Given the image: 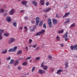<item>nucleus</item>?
<instances>
[{
  "mask_svg": "<svg viewBox=\"0 0 77 77\" xmlns=\"http://www.w3.org/2000/svg\"><path fill=\"white\" fill-rule=\"evenodd\" d=\"M64 30L63 29H61L57 32V33L60 34L63 32Z\"/></svg>",
  "mask_w": 77,
  "mask_h": 77,
  "instance_id": "1a4fd4ad",
  "label": "nucleus"
},
{
  "mask_svg": "<svg viewBox=\"0 0 77 77\" xmlns=\"http://www.w3.org/2000/svg\"><path fill=\"white\" fill-rule=\"evenodd\" d=\"M44 62L43 61L41 64V67L43 68L44 70H46L48 68V66L46 65L44 66Z\"/></svg>",
  "mask_w": 77,
  "mask_h": 77,
  "instance_id": "f03ea898",
  "label": "nucleus"
},
{
  "mask_svg": "<svg viewBox=\"0 0 77 77\" xmlns=\"http://www.w3.org/2000/svg\"><path fill=\"white\" fill-rule=\"evenodd\" d=\"M22 53V51L20 50L17 52V55H19L21 54Z\"/></svg>",
  "mask_w": 77,
  "mask_h": 77,
  "instance_id": "ddd939ff",
  "label": "nucleus"
},
{
  "mask_svg": "<svg viewBox=\"0 0 77 77\" xmlns=\"http://www.w3.org/2000/svg\"><path fill=\"white\" fill-rule=\"evenodd\" d=\"M32 58V57H28L27 58H26V60H29L31 58Z\"/></svg>",
  "mask_w": 77,
  "mask_h": 77,
  "instance_id": "a19ab883",
  "label": "nucleus"
},
{
  "mask_svg": "<svg viewBox=\"0 0 77 77\" xmlns=\"http://www.w3.org/2000/svg\"><path fill=\"white\" fill-rule=\"evenodd\" d=\"M63 71V70H58L57 71V74H58V75H61V72H62Z\"/></svg>",
  "mask_w": 77,
  "mask_h": 77,
  "instance_id": "6e6552de",
  "label": "nucleus"
},
{
  "mask_svg": "<svg viewBox=\"0 0 77 77\" xmlns=\"http://www.w3.org/2000/svg\"><path fill=\"white\" fill-rule=\"evenodd\" d=\"M28 18L27 17H24L25 20H28Z\"/></svg>",
  "mask_w": 77,
  "mask_h": 77,
  "instance_id": "4d7b16f0",
  "label": "nucleus"
},
{
  "mask_svg": "<svg viewBox=\"0 0 77 77\" xmlns=\"http://www.w3.org/2000/svg\"><path fill=\"white\" fill-rule=\"evenodd\" d=\"M54 68L52 69L51 70L52 72H53L54 71Z\"/></svg>",
  "mask_w": 77,
  "mask_h": 77,
  "instance_id": "69168bd1",
  "label": "nucleus"
},
{
  "mask_svg": "<svg viewBox=\"0 0 77 77\" xmlns=\"http://www.w3.org/2000/svg\"><path fill=\"white\" fill-rule=\"evenodd\" d=\"M48 24H49V23H51V20H48Z\"/></svg>",
  "mask_w": 77,
  "mask_h": 77,
  "instance_id": "4c0bfd02",
  "label": "nucleus"
},
{
  "mask_svg": "<svg viewBox=\"0 0 77 77\" xmlns=\"http://www.w3.org/2000/svg\"><path fill=\"white\" fill-rule=\"evenodd\" d=\"M19 64V62L18 61V60H15L14 63V65L15 66H16Z\"/></svg>",
  "mask_w": 77,
  "mask_h": 77,
  "instance_id": "9b49d317",
  "label": "nucleus"
},
{
  "mask_svg": "<svg viewBox=\"0 0 77 77\" xmlns=\"http://www.w3.org/2000/svg\"><path fill=\"white\" fill-rule=\"evenodd\" d=\"M69 21H70V20H67V21H65V22H64V24H65V25H66L67 23H69Z\"/></svg>",
  "mask_w": 77,
  "mask_h": 77,
  "instance_id": "f704fd0d",
  "label": "nucleus"
},
{
  "mask_svg": "<svg viewBox=\"0 0 77 77\" xmlns=\"http://www.w3.org/2000/svg\"><path fill=\"white\" fill-rule=\"evenodd\" d=\"M68 39L67 38H65V41H67L68 40Z\"/></svg>",
  "mask_w": 77,
  "mask_h": 77,
  "instance_id": "774afa93",
  "label": "nucleus"
},
{
  "mask_svg": "<svg viewBox=\"0 0 77 77\" xmlns=\"http://www.w3.org/2000/svg\"><path fill=\"white\" fill-rule=\"evenodd\" d=\"M23 27L22 26H21L19 28V29H21V30H22Z\"/></svg>",
  "mask_w": 77,
  "mask_h": 77,
  "instance_id": "e2e57ef3",
  "label": "nucleus"
},
{
  "mask_svg": "<svg viewBox=\"0 0 77 77\" xmlns=\"http://www.w3.org/2000/svg\"><path fill=\"white\" fill-rule=\"evenodd\" d=\"M40 19V18H39L38 17H37L35 18V20H39Z\"/></svg>",
  "mask_w": 77,
  "mask_h": 77,
  "instance_id": "6e6d98bb",
  "label": "nucleus"
},
{
  "mask_svg": "<svg viewBox=\"0 0 77 77\" xmlns=\"http://www.w3.org/2000/svg\"><path fill=\"white\" fill-rule=\"evenodd\" d=\"M69 12H68L67 13H66L65 15H64V16H63V18H65L66 17H67L70 14Z\"/></svg>",
  "mask_w": 77,
  "mask_h": 77,
  "instance_id": "0eeeda50",
  "label": "nucleus"
},
{
  "mask_svg": "<svg viewBox=\"0 0 77 77\" xmlns=\"http://www.w3.org/2000/svg\"><path fill=\"white\" fill-rule=\"evenodd\" d=\"M24 28L25 29V32H27L28 31V28L26 26H25Z\"/></svg>",
  "mask_w": 77,
  "mask_h": 77,
  "instance_id": "c9c22d12",
  "label": "nucleus"
},
{
  "mask_svg": "<svg viewBox=\"0 0 77 77\" xmlns=\"http://www.w3.org/2000/svg\"><path fill=\"white\" fill-rule=\"evenodd\" d=\"M60 46H61L62 47H63L64 45L63 44H60Z\"/></svg>",
  "mask_w": 77,
  "mask_h": 77,
  "instance_id": "3c124183",
  "label": "nucleus"
},
{
  "mask_svg": "<svg viewBox=\"0 0 77 77\" xmlns=\"http://www.w3.org/2000/svg\"><path fill=\"white\" fill-rule=\"evenodd\" d=\"M14 10L13 9H12L9 12V14H10V15H12V14H14Z\"/></svg>",
  "mask_w": 77,
  "mask_h": 77,
  "instance_id": "4468645a",
  "label": "nucleus"
},
{
  "mask_svg": "<svg viewBox=\"0 0 77 77\" xmlns=\"http://www.w3.org/2000/svg\"><path fill=\"white\" fill-rule=\"evenodd\" d=\"M31 22L32 24H34V23H35V21H34L33 20H31Z\"/></svg>",
  "mask_w": 77,
  "mask_h": 77,
  "instance_id": "5fc2aeb1",
  "label": "nucleus"
},
{
  "mask_svg": "<svg viewBox=\"0 0 77 77\" xmlns=\"http://www.w3.org/2000/svg\"><path fill=\"white\" fill-rule=\"evenodd\" d=\"M4 12V10L3 9H0V14H2Z\"/></svg>",
  "mask_w": 77,
  "mask_h": 77,
  "instance_id": "4be33fe9",
  "label": "nucleus"
},
{
  "mask_svg": "<svg viewBox=\"0 0 77 77\" xmlns=\"http://www.w3.org/2000/svg\"><path fill=\"white\" fill-rule=\"evenodd\" d=\"M8 51L9 52H14L13 48H10L9 50Z\"/></svg>",
  "mask_w": 77,
  "mask_h": 77,
  "instance_id": "393cba45",
  "label": "nucleus"
},
{
  "mask_svg": "<svg viewBox=\"0 0 77 77\" xmlns=\"http://www.w3.org/2000/svg\"><path fill=\"white\" fill-rule=\"evenodd\" d=\"M45 30L44 29H42L41 30V31L40 32L41 34H42L44 33L45 32Z\"/></svg>",
  "mask_w": 77,
  "mask_h": 77,
  "instance_id": "bb28decb",
  "label": "nucleus"
},
{
  "mask_svg": "<svg viewBox=\"0 0 77 77\" xmlns=\"http://www.w3.org/2000/svg\"><path fill=\"white\" fill-rule=\"evenodd\" d=\"M15 39L13 38H10L9 39L8 43L9 44H11L15 41Z\"/></svg>",
  "mask_w": 77,
  "mask_h": 77,
  "instance_id": "f257e3e1",
  "label": "nucleus"
},
{
  "mask_svg": "<svg viewBox=\"0 0 77 77\" xmlns=\"http://www.w3.org/2000/svg\"><path fill=\"white\" fill-rule=\"evenodd\" d=\"M21 67H20V66H19L18 67V69L19 70H20V69H21Z\"/></svg>",
  "mask_w": 77,
  "mask_h": 77,
  "instance_id": "052dcab7",
  "label": "nucleus"
},
{
  "mask_svg": "<svg viewBox=\"0 0 77 77\" xmlns=\"http://www.w3.org/2000/svg\"><path fill=\"white\" fill-rule=\"evenodd\" d=\"M43 27L44 29H46V26L45 23H44L43 25Z\"/></svg>",
  "mask_w": 77,
  "mask_h": 77,
  "instance_id": "79ce46f5",
  "label": "nucleus"
},
{
  "mask_svg": "<svg viewBox=\"0 0 77 77\" xmlns=\"http://www.w3.org/2000/svg\"><path fill=\"white\" fill-rule=\"evenodd\" d=\"M50 10H51V9L50 8H47L46 9H44V10H43V11L45 12H48V11H49Z\"/></svg>",
  "mask_w": 77,
  "mask_h": 77,
  "instance_id": "423d86ee",
  "label": "nucleus"
},
{
  "mask_svg": "<svg viewBox=\"0 0 77 77\" xmlns=\"http://www.w3.org/2000/svg\"><path fill=\"white\" fill-rule=\"evenodd\" d=\"M29 73L28 72L27 73V74H24L23 75V77H25V75H29Z\"/></svg>",
  "mask_w": 77,
  "mask_h": 77,
  "instance_id": "a18cd8bd",
  "label": "nucleus"
},
{
  "mask_svg": "<svg viewBox=\"0 0 77 77\" xmlns=\"http://www.w3.org/2000/svg\"><path fill=\"white\" fill-rule=\"evenodd\" d=\"M11 58L10 57H9L7 58L6 60H9L11 59Z\"/></svg>",
  "mask_w": 77,
  "mask_h": 77,
  "instance_id": "09e8293b",
  "label": "nucleus"
},
{
  "mask_svg": "<svg viewBox=\"0 0 77 77\" xmlns=\"http://www.w3.org/2000/svg\"><path fill=\"white\" fill-rule=\"evenodd\" d=\"M41 58V57H36L35 58V59L36 60H40V59Z\"/></svg>",
  "mask_w": 77,
  "mask_h": 77,
  "instance_id": "58836bf2",
  "label": "nucleus"
},
{
  "mask_svg": "<svg viewBox=\"0 0 77 77\" xmlns=\"http://www.w3.org/2000/svg\"><path fill=\"white\" fill-rule=\"evenodd\" d=\"M24 11L23 10H21L20 11V13H23V12H24Z\"/></svg>",
  "mask_w": 77,
  "mask_h": 77,
  "instance_id": "0e129e2a",
  "label": "nucleus"
},
{
  "mask_svg": "<svg viewBox=\"0 0 77 77\" xmlns=\"http://www.w3.org/2000/svg\"><path fill=\"white\" fill-rule=\"evenodd\" d=\"M75 23H72V25H71V26H70V27L72 28V27H75Z\"/></svg>",
  "mask_w": 77,
  "mask_h": 77,
  "instance_id": "aec40b11",
  "label": "nucleus"
},
{
  "mask_svg": "<svg viewBox=\"0 0 77 77\" xmlns=\"http://www.w3.org/2000/svg\"><path fill=\"white\" fill-rule=\"evenodd\" d=\"M22 58H23L22 57L19 58L18 59V60H22Z\"/></svg>",
  "mask_w": 77,
  "mask_h": 77,
  "instance_id": "680f3d73",
  "label": "nucleus"
},
{
  "mask_svg": "<svg viewBox=\"0 0 77 77\" xmlns=\"http://www.w3.org/2000/svg\"><path fill=\"white\" fill-rule=\"evenodd\" d=\"M7 49L4 50L2 51V53L5 54L7 52Z\"/></svg>",
  "mask_w": 77,
  "mask_h": 77,
  "instance_id": "dca6fc26",
  "label": "nucleus"
},
{
  "mask_svg": "<svg viewBox=\"0 0 77 77\" xmlns=\"http://www.w3.org/2000/svg\"><path fill=\"white\" fill-rule=\"evenodd\" d=\"M37 46V44H35V45H33V46H32V48H35Z\"/></svg>",
  "mask_w": 77,
  "mask_h": 77,
  "instance_id": "ea45409f",
  "label": "nucleus"
},
{
  "mask_svg": "<svg viewBox=\"0 0 77 77\" xmlns=\"http://www.w3.org/2000/svg\"><path fill=\"white\" fill-rule=\"evenodd\" d=\"M26 49L27 51H28V47L27 46H26Z\"/></svg>",
  "mask_w": 77,
  "mask_h": 77,
  "instance_id": "338daca9",
  "label": "nucleus"
},
{
  "mask_svg": "<svg viewBox=\"0 0 77 77\" xmlns=\"http://www.w3.org/2000/svg\"><path fill=\"white\" fill-rule=\"evenodd\" d=\"M49 3L48 2H47L46 3V5H47V6L48 5H49Z\"/></svg>",
  "mask_w": 77,
  "mask_h": 77,
  "instance_id": "bf43d9fd",
  "label": "nucleus"
},
{
  "mask_svg": "<svg viewBox=\"0 0 77 77\" xmlns=\"http://www.w3.org/2000/svg\"><path fill=\"white\" fill-rule=\"evenodd\" d=\"M68 7V5H65V6H64V9H66V8H67Z\"/></svg>",
  "mask_w": 77,
  "mask_h": 77,
  "instance_id": "8fccbe9b",
  "label": "nucleus"
},
{
  "mask_svg": "<svg viewBox=\"0 0 77 77\" xmlns=\"http://www.w3.org/2000/svg\"><path fill=\"white\" fill-rule=\"evenodd\" d=\"M2 35H0V40H2Z\"/></svg>",
  "mask_w": 77,
  "mask_h": 77,
  "instance_id": "864d4df0",
  "label": "nucleus"
},
{
  "mask_svg": "<svg viewBox=\"0 0 77 77\" xmlns=\"http://www.w3.org/2000/svg\"><path fill=\"white\" fill-rule=\"evenodd\" d=\"M39 48V46H37V47H36V50H38Z\"/></svg>",
  "mask_w": 77,
  "mask_h": 77,
  "instance_id": "13d9d810",
  "label": "nucleus"
},
{
  "mask_svg": "<svg viewBox=\"0 0 77 77\" xmlns=\"http://www.w3.org/2000/svg\"><path fill=\"white\" fill-rule=\"evenodd\" d=\"M29 44H31L32 42V40L31 39H30L29 41Z\"/></svg>",
  "mask_w": 77,
  "mask_h": 77,
  "instance_id": "37998d69",
  "label": "nucleus"
},
{
  "mask_svg": "<svg viewBox=\"0 0 77 77\" xmlns=\"http://www.w3.org/2000/svg\"><path fill=\"white\" fill-rule=\"evenodd\" d=\"M70 49H71V50H75L74 46H71L70 47Z\"/></svg>",
  "mask_w": 77,
  "mask_h": 77,
  "instance_id": "b1692460",
  "label": "nucleus"
},
{
  "mask_svg": "<svg viewBox=\"0 0 77 77\" xmlns=\"http://www.w3.org/2000/svg\"><path fill=\"white\" fill-rule=\"evenodd\" d=\"M56 18H60V16H58V14H57L56 15Z\"/></svg>",
  "mask_w": 77,
  "mask_h": 77,
  "instance_id": "c03bdc74",
  "label": "nucleus"
},
{
  "mask_svg": "<svg viewBox=\"0 0 77 77\" xmlns=\"http://www.w3.org/2000/svg\"><path fill=\"white\" fill-rule=\"evenodd\" d=\"M7 22H11V20H7Z\"/></svg>",
  "mask_w": 77,
  "mask_h": 77,
  "instance_id": "603ef678",
  "label": "nucleus"
},
{
  "mask_svg": "<svg viewBox=\"0 0 77 77\" xmlns=\"http://www.w3.org/2000/svg\"><path fill=\"white\" fill-rule=\"evenodd\" d=\"M68 35V32H66V33L65 34L63 35V38H66L67 37Z\"/></svg>",
  "mask_w": 77,
  "mask_h": 77,
  "instance_id": "f3484780",
  "label": "nucleus"
},
{
  "mask_svg": "<svg viewBox=\"0 0 77 77\" xmlns=\"http://www.w3.org/2000/svg\"><path fill=\"white\" fill-rule=\"evenodd\" d=\"M75 50H77V44H76L74 45Z\"/></svg>",
  "mask_w": 77,
  "mask_h": 77,
  "instance_id": "2f4dec72",
  "label": "nucleus"
},
{
  "mask_svg": "<svg viewBox=\"0 0 77 77\" xmlns=\"http://www.w3.org/2000/svg\"><path fill=\"white\" fill-rule=\"evenodd\" d=\"M48 58L50 59H52V57L51 56V55H49L48 56Z\"/></svg>",
  "mask_w": 77,
  "mask_h": 77,
  "instance_id": "de8ad7c7",
  "label": "nucleus"
},
{
  "mask_svg": "<svg viewBox=\"0 0 77 77\" xmlns=\"http://www.w3.org/2000/svg\"><path fill=\"white\" fill-rule=\"evenodd\" d=\"M28 64V63L26 62L23 63L22 64V65L24 66H26Z\"/></svg>",
  "mask_w": 77,
  "mask_h": 77,
  "instance_id": "412c9836",
  "label": "nucleus"
},
{
  "mask_svg": "<svg viewBox=\"0 0 77 77\" xmlns=\"http://www.w3.org/2000/svg\"><path fill=\"white\" fill-rule=\"evenodd\" d=\"M32 3L35 6H37V3L36 1H34L32 2Z\"/></svg>",
  "mask_w": 77,
  "mask_h": 77,
  "instance_id": "9d476101",
  "label": "nucleus"
},
{
  "mask_svg": "<svg viewBox=\"0 0 77 77\" xmlns=\"http://www.w3.org/2000/svg\"><path fill=\"white\" fill-rule=\"evenodd\" d=\"M53 22L54 24H56L57 23V20H53Z\"/></svg>",
  "mask_w": 77,
  "mask_h": 77,
  "instance_id": "2eb2a0df",
  "label": "nucleus"
},
{
  "mask_svg": "<svg viewBox=\"0 0 77 77\" xmlns=\"http://www.w3.org/2000/svg\"><path fill=\"white\" fill-rule=\"evenodd\" d=\"M35 66H34L32 67V72H33V71H34L35 70Z\"/></svg>",
  "mask_w": 77,
  "mask_h": 77,
  "instance_id": "72a5a7b5",
  "label": "nucleus"
},
{
  "mask_svg": "<svg viewBox=\"0 0 77 77\" xmlns=\"http://www.w3.org/2000/svg\"><path fill=\"white\" fill-rule=\"evenodd\" d=\"M60 37L59 36H57L56 37V39L57 41H60Z\"/></svg>",
  "mask_w": 77,
  "mask_h": 77,
  "instance_id": "7c9ffc66",
  "label": "nucleus"
},
{
  "mask_svg": "<svg viewBox=\"0 0 77 77\" xmlns=\"http://www.w3.org/2000/svg\"><path fill=\"white\" fill-rule=\"evenodd\" d=\"M27 3V2L25 0H23L21 2V4L23 5H25L26 7H27V5L26 4Z\"/></svg>",
  "mask_w": 77,
  "mask_h": 77,
  "instance_id": "20e7f679",
  "label": "nucleus"
},
{
  "mask_svg": "<svg viewBox=\"0 0 77 77\" xmlns=\"http://www.w3.org/2000/svg\"><path fill=\"white\" fill-rule=\"evenodd\" d=\"M6 20H11V17H7L6 18Z\"/></svg>",
  "mask_w": 77,
  "mask_h": 77,
  "instance_id": "49530a36",
  "label": "nucleus"
},
{
  "mask_svg": "<svg viewBox=\"0 0 77 77\" xmlns=\"http://www.w3.org/2000/svg\"><path fill=\"white\" fill-rule=\"evenodd\" d=\"M9 34L8 33H5L4 34V36L5 37H8V36H9Z\"/></svg>",
  "mask_w": 77,
  "mask_h": 77,
  "instance_id": "c756f323",
  "label": "nucleus"
},
{
  "mask_svg": "<svg viewBox=\"0 0 77 77\" xmlns=\"http://www.w3.org/2000/svg\"><path fill=\"white\" fill-rule=\"evenodd\" d=\"M48 24L49 27V28H51L52 27V23H48Z\"/></svg>",
  "mask_w": 77,
  "mask_h": 77,
  "instance_id": "e433bc0d",
  "label": "nucleus"
},
{
  "mask_svg": "<svg viewBox=\"0 0 77 77\" xmlns=\"http://www.w3.org/2000/svg\"><path fill=\"white\" fill-rule=\"evenodd\" d=\"M68 66V63L67 62H65V68L66 69Z\"/></svg>",
  "mask_w": 77,
  "mask_h": 77,
  "instance_id": "6ab92c4d",
  "label": "nucleus"
},
{
  "mask_svg": "<svg viewBox=\"0 0 77 77\" xmlns=\"http://www.w3.org/2000/svg\"><path fill=\"white\" fill-rule=\"evenodd\" d=\"M14 62V60L13 59H12L11 60L10 62V64H13Z\"/></svg>",
  "mask_w": 77,
  "mask_h": 77,
  "instance_id": "a211bd4d",
  "label": "nucleus"
},
{
  "mask_svg": "<svg viewBox=\"0 0 77 77\" xmlns=\"http://www.w3.org/2000/svg\"><path fill=\"white\" fill-rule=\"evenodd\" d=\"M17 46H15L13 48L14 52L15 51V50L17 49Z\"/></svg>",
  "mask_w": 77,
  "mask_h": 77,
  "instance_id": "473e14b6",
  "label": "nucleus"
},
{
  "mask_svg": "<svg viewBox=\"0 0 77 77\" xmlns=\"http://www.w3.org/2000/svg\"><path fill=\"white\" fill-rule=\"evenodd\" d=\"M38 72L39 73L41 74H43V73H45V71H44V70H43L42 69H39L38 70Z\"/></svg>",
  "mask_w": 77,
  "mask_h": 77,
  "instance_id": "39448f33",
  "label": "nucleus"
},
{
  "mask_svg": "<svg viewBox=\"0 0 77 77\" xmlns=\"http://www.w3.org/2000/svg\"><path fill=\"white\" fill-rule=\"evenodd\" d=\"M43 23V21H41L39 24V26H42Z\"/></svg>",
  "mask_w": 77,
  "mask_h": 77,
  "instance_id": "a878e982",
  "label": "nucleus"
},
{
  "mask_svg": "<svg viewBox=\"0 0 77 77\" xmlns=\"http://www.w3.org/2000/svg\"><path fill=\"white\" fill-rule=\"evenodd\" d=\"M44 1H45V0H40V3L42 5H44V4H45Z\"/></svg>",
  "mask_w": 77,
  "mask_h": 77,
  "instance_id": "f8f14e48",
  "label": "nucleus"
},
{
  "mask_svg": "<svg viewBox=\"0 0 77 77\" xmlns=\"http://www.w3.org/2000/svg\"><path fill=\"white\" fill-rule=\"evenodd\" d=\"M4 32V30H2L1 29H0V35H2V33H3Z\"/></svg>",
  "mask_w": 77,
  "mask_h": 77,
  "instance_id": "5701e85b",
  "label": "nucleus"
},
{
  "mask_svg": "<svg viewBox=\"0 0 77 77\" xmlns=\"http://www.w3.org/2000/svg\"><path fill=\"white\" fill-rule=\"evenodd\" d=\"M41 34V33L40 32H39L37 33V34H36V36H39Z\"/></svg>",
  "mask_w": 77,
  "mask_h": 77,
  "instance_id": "c85d7f7f",
  "label": "nucleus"
},
{
  "mask_svg": "<svg viewBox=\"0 0 77 77\" xmlns=\"http://www.w3.org/2000/svg\"><path fill=\"white\" fill-rule=\"evenodd\" d=\"M13 26L14 27H17V24L16 23V22L13 23Z\"/></svg>",
  "mask_w": 77,
  "mask_h": 77,
  "instance_id": "cd10ccee",
  "label": "nucleus"
},
{
  "mask_svg": "<svg viewBox=\"0 0 77 77\" xmlns=\"http://www.w3.org/2000/svg\"><path fill=\"white\" fill-rule=\"evenodd\" d=\"M36 26H34L33 27V29H36V26H38L39 24V23L40 22V20H36Z\"/></svg>",
  "mask_w": 77,
  "mask_h": 77,
  "instance_id": "7ed1b4c3",
  "label": "nucleus"
}]
</instances>
